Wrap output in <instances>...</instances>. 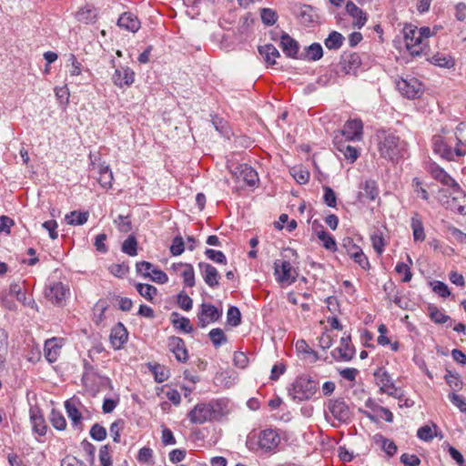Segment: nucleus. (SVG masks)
<instances>
[{
	"label": "nucleus",
	"instance_id": "obj_1",
	"mask_svg": "<svg viewBox=\"0 0 466 466\" xmlns=\"http://www.w3.org/2000/svg\"><path fill=\"white\" fill-rule=\"evenodd\" d=\"M377 148L382 158L397 162L404 157L407 143L399 136L382 130L377 134Z\"/></svg>",
	"mask_w": 466,
	"mask_h": 466
},
{
	"label": "nucleus",
	"instance_id": "obj_2",
	"mask_svg": "<svg viewBox=\"0 0 466 466\" xmlns=\"http://www.w3.org/2000/svg\"><path fill=\"white\" fill-rule=\"evenodd\" d=\"M430 173L434 179L452 190V202L451 208L457 210L460 214H466V194L460 185L440 166L432 164L430 166Z\"/></svg>",
	"mask_w": 466,
	"mask_h": 466
},
{
	"label": "nucleus",
	"instance_id": "obj_3",
	"mask_svg": "<svg viewBox=\"0 0 466 466\" xmlns=\"http://www.w3.org/2000/svg\"><path fill=\"white\" fill-rule=\"evenodd\" d=\"M225 408L226 403L223 400L200 402L187 413V418L193 424H203L220 419L224 415Z\"/></svg>",
	"mask_w": 466,
	"mask_h": 466
},
{
	"label": "nucleus",
	"instance_id": "obj_4",
	"mask_svg": "<svg viewBox=\"0 0 466 466\" xmlns=\"http://www.w3.org/2000/svg\"><path fill=\"white\" fill-rule=\"evenodd\" d=\"M455 147L452 148V141L449 137L441 135L432 137V149L434 154L438 155L441 158L447 161H455L456 157H461L466 155V151L461 148L462 144L461 140L455 137Z\"/></svg>",
	"mask_w": 466,
	"mask_h": 466
},
{
	"label": "nucleus",
	"instance_id": "obj_5",
	"mask_svg": "<svg viewBox=\"0 0 466 466\" xmlns=\"http://www.w3.org/2000/svg\"><path fill=\"white\" fill-rule=\"evenodd\" d=\"M280 440V436L277 431L273 429H266L261 431L257 437L248 436L247 440V447L250 451H257L259 449L264 451H272L279 445Z\"/></svg>",
	"mask_w": 466,
	"mask_h": 466
},
{
	"label": "nucleus",
	"instance_id": "obj_6",
	"mask_svg": "<svg viewBox=\"0 0 466 466\" xmlns=\"http://www.w3.org/2000/svg\"><path fill=\"white\" fill-rule=\"evenodd\" d=\"M319 388V383L309 376H299L292 383L289 390V395L292 400L300 402L311 399Z\"/></svg>",
	"mask_w": 466,
	"mask_h": 466
},
{
	"label": "nucleus",
	"instance_id": "obj_7",
	"mask_svg": "<svg viewBox=\"0 0 466 466\" xmlns=\"http://www.w3.org/2000/svg\"><path fill=\"white\" fill-rule=\"evenodd\" d=\"M65 409L72 427L77 431L83 430L84 420L92 419V412L76 397L66 400Z\"/></svg>",
	"mask_w": 466,
	"mask_h": 466
},
{
	"label": "nucleus",
	"instance_id": "obj_8",
	"mask_svg": "<svg viewBox=\"0 0 466 466\" xmlns=\"http://www.w3.org/2000/svg\"><path fill=\"white\" fill-rule=\"evenodd\" d=\"M405 46L412 56H420L428 47V43L420 37L418 27L411 25L403 28Z\"/></svg>",
	"mask_w": 466,
	"mask_h": 466
},
{
	"label": "nucleus",
	"instance_id": "obj_9",
	"mask_svg": "<svg viewBox=\"0 0 466 466\" xmlns=\"http://www.w3.org/2000/svg\"><path fill=\"white\" fill-rule=\"evenodd\" d=\"M399 92L409 99L420 97L423 93L422 84L415 77L400 78L396 82Z\"/></svg>",
	"mask_w": 466,
	"mask_h": 466
},
{
	"label": "nucleus",
	"instance_id": "obj_10",
	"mask_svg": "<svg viewBox=\"0 0 466 466\" xmlns=\"http://www.w3.org/2000/svg\"><path fill=\"white\" fill-rule=\"evenodd\" d=\"M276 280L281 284L290 285L297 279V272L288 260L276 259L274 262Z\"/></svg>",
	"mask_w": 466,
	"mask_h": 466
},
{
	"label": "nucleus",
	"instance_id": "obj_11",
	"mask_svg": "<svg viewBox=\"0 0 466 466\" xmlns=\"http://www.w3.org/2000/svg\"><path fill=\"white\" fill-rule=\"evenodd\" d=\"M197 317L198 327L203 329L210 323L218 321L222 317V309L210 303H202Z\"/></svg>",
	"mask_w": 466,
	"mask_h": 466
},
{
	"label": "nucleus",
	"instance_id": "obj_12",
	"mask_svg": "<svg viewBox=\"0 0 466 466\" xmlns=\"http://www.w3.org/2000/svg\"><path fill=\"white\" fill-rule=\"evenodd\" d=\"M232 175L238 181H243L249 187H254L258 182L257 171L248 164L238 165L232 171Z\"/></svg>",
	"mask_w": 466,
	"mask_h": 466
},
{
	"label": "nucleus",
	"instance_id": "obj_13",
	"mask_svg": "<svg viewBox=\"0 0 466 466\" xmlns=\"http://www.w3.org/2000/svg\"><path fill=\"white\" fill-rule=\"evenodd\" d=\"M328 411L340 422H346L350 419V409L341 399L330 400L327 406Z\"/></svg>",
	"mask_w": 466,
	"mask_h": 466
},
{
	"label": "nucleus",
	"instance_id": "obj_14",
	"mask_svg": "<svg viewBox=\"0 0 466 466\" xmlns=\"http://www.w3.org/2000/svg\"><path fill=\"white\" fill-rule=\"evenodd\" d=\"M65 345L63 338L53 337L45 341L44 356L49 363H54L57 360L61 354L62 348Z\"/></svg>",
	"mask_w": 466,
	"mask_h": 466
},
{
	"label": "nucleus",
	"instance_id": "obj_15",
	"mask_svg": "<svg viewBox=\"0 0 466 466\" xmlns=\"http://www.w3.org/2000/svg\"><path fill=\"white\" fill-rule=\"evenodd\" d=\"M341 135L347 141H360L363 137V123L360 119L348 120L341 130Z\"/></svg>",
	"mask_w": 466,
	"mask_h": 466
},
{
	"label": "nucleus",
	"instance_id": "obj_16",
	"mask_svg": "<svg viewBox=\"0 0 466 466\" xmlns=\"http://www.w3.org/2000/svg\"><path fill=\"white\" fill-rule=\"evenodd\" d=\"M355 354V348L351 343L350 336L342 337L338 348L332 351V356L337 360L350 361Z\"/></svg>",
	"mask_w": 466,
	"mask_h": 466
},
{
	"label": "nucleus",
	"instance_id": "obj_17",
	"mask_svg": "<svg viewBox=\"0 0 466 466\" xmlns=\"http://www.w3.org/2000/svg\"><path fill=\"white\" fill-rule=\"evenodd\" d=\"M374 377L377 380V384L380 386L381 392L390 396H397V388L395 387L390 375L384 369H378L374 372Z\"/></svg>",
	"mask_w": 466,
	"mask_h": 466
},
{
	"label": "nucleus",
	"instance_id": "obj_18",
	"mask_svg": "<svg viewBox=\"0 0 466 466\" xmlns=\"http://www.w3.org/2000/svg\"><path fill=\"white\" fill-rule=\"evenodd\" d=\"M345 9L347 14L352 18V25L354 28L361 29L368 21V14L357 6L352 1H349Z\"/></svg>",
	"mask_w": 466,
	"mask_h": 466
},
{
	"label": "nucleus",
	"instance_id": "obj_19",
	"mask_svg": "<svg viewBox=\"0 0 466 466\" xmlns=\"http://www.w3.org/2000/svg\"><path fill=\"white\" fill-rule=\"evenodd\" d=\"M140 27V20L134 13L123 12L118 16V28L135 34Z\"/></svg>",
	"mask_w": 466,
	"mask_h": 466
},
{
	"label": "nucleus",
	"instance_id": "obj_20",
	"mask_svg": "<svg viewBox=\"0 0 466 466\" xmlns=\"http://www.w3.org/2000/svg\"><path fill=\"white\" fill-rule=\"evenodd\" d=\"M167 347L180 362H186L188 359L187 350L184 340L176 336H171L167 339Z\"/></svg>",
	"mask_w": 466,
	"mask_h": 466
},
{
	"label": "nucleus",
	"instance_id": "obj_21",
	"mask_svg": "<svg viewBox=\"0 0 466 466\" xmlns=\"http://www.w3.org/2000/svg\"><path fill=\"white\" fill-rule=\"evenodd\" d=\"M198 267L206 284L210 288L218 287L219 284L218 279L220 278L218 269L212 265L205 262H200Z\"/></svg>",
	"mask_w": 466,
	"mask_h": 466
},
{
	"label": "nucleus",
	"instance_id": "obj_22",
	"mask_svg": "<svg viewBox=\"0 0 466 466\" xmlns=\"http://www.w3.org/2000/svg\"><path fill=\"white\" fill-rule=\"evenodd\" d=\"M341 71L346 74L355 75L361 65V60L357 53L343 56L339 63Z\"/></svg>",
	"mask_w": 466,
	"mask_h": 466
},
{
	"label": "nucleus",
	"instance_id": "obj_23",
	"mask_svg": "<svg viewBox=\"0 0 466 466\" xmlns=\"http://www.w3.org/2000/svg\"><path fill=\"white\" fill-rule=\"evenodd\" d=\"M68 289L61 282L52 284L46 291V298L54 304H60L66 296Z\"/></svg>",
	"mask_w": 466,
	"mask_h": 466
},
{
	"label": "nucleus",
	"instance_id": "obj_24",
	"mask_svg": "<svg viewBox=\"0 0 466 466\" xmlns=\"http://www.w3.org/2000/svg\"><path fill=\"white\" fill-rule=\"evenodd\" d=\"M335 138V146L337 150L342 154L344 158L350 163H354L360 157V148L346 144L345 142L338 141Z\"/></svg>",
	"mask_w": 466,
	"mask_h": 466
},
{
	"label": "nucleus",
	"instance_id": "obj_25",
	"mask_svg": "<svg viewBox=\"0 0 466 466\" xmlns=\"http://www.w3.org/2000/svg\"><path fill=\"white\" fill-rule=\"evenodd\" d=\"M280 46L287 56L291 58L297 57L299 53V44L286 33L281 35Z\"/></svg>",
	"mask_w": 466,
	"mask_h": 466
},
{
	"label": "nucleus",
	"instance_id": "obj_26",
	"mask_svg": "<svg viewBox=\"0 0 466 466\" xmlns=\"http://www.w3.org/2000/svg\"><path fill=\"white\" fill-rule=\"evenodd\" d=\"M410 228L412 229L413 240L415 242H422L425 240L426 234L420 216L418 212H414L410 219Z\"/></svg>",
	"mask_w": 466,
	"mask_h": 466
},
{
	"label": "nucleus",
	"instance_id": "obj_27",
	"mask_svg": "<svg viewBox=\"0 0 466 466\" xmlns=\"http://www.w3.org/2000/svg\"><path fill=\"white\" fill-rule=\"evenodd\" d=\"M75 16L79 23L89 25L96 21L97 12L94 6L86 5L80 8Z\"/></svg>",
	"mask_w": 466,
	"mask_h": 466
},
{
	"label": "nucleus",
	"instance_id": "obj_28",
	"mask_svg": "<svg viewBox=\"0 0 466 466\" xmlns=\"http://www.w3.org/2000/svg\"><path fill=\"white\" fill-rule=\"evenodd\" d=\"M373 441L376 445L380 446L389 457H392L397 452L398 448L395 442L385 438L380 433H377L373 436Z\"/></svg>",
	"mask_w": 466,
	"mask_h": 466
},
{
	"label": "nucleus",
	"instance_id": "obj_29",
	"mask_svg": "<svg viewBox=\"0 0 466 466\" xmlns=\"http://www.w3.org/2000/svg\"><path fill=\"white\" fill-rule=\"evenodd\" d=\"M173 268L175 270H181V276L183 278V282L187 287H194L196 284L195 281V272L192 265L190 264H174Z\"/></svg>",
	"mask_w": 466,
	"mask_h": 466
},
{
	"label": "nucleus",
	"instance_id": "obj_30",
	"mask_svg": "<svg viewBox=\"0 0 466 466\" xmlns=\"http://www.w3.org/2000/svg\"><path fill=\"white\" fill-rule=\"evenodd\" d=\"M170 320L175 329H179L184 333H191L193 331V327L189 319L181 316L177 312L171 313Z\"/></svg>",
	"mask_w": 466,
	"mask_h": 466
},
{
	"label": "nucleus",
	"instance_id": "obj_31",
	"mask_svg": "<svg viewBox=\"0 0 466 466\" xmlns=\"http://www.w3.org/2000/svg\"><path fill=\"white\" fill-rule=\"evenodd\" d=\"M258 52L268 66L276 64V58L279 57V50L271 44L258 46Z\"/></svg>",
	"mask_w": 466,
	"mask_h": 466
},
{
	"label": "nucleus",
	"instance_id": "obj_32",
	"mask_svg": "<svg viewBox=\"0 0 466 466\" xmlns=\"http://www.w3.org/2000/svg\"><path fill=\"white\" fill-rule=\"evenodd\" d=\"M89 218V213L87 211H71L70 213L66 215V220L68 225L71 226H81L86 223Z\"/></svg>",
	"mask_w": 466,
	"mask_h": 466
},
{
	"label": "nucleus",
	"instance_id": "obj_33",
	"mask_svg": "<svg viewBox=\"0 0 466 466\" xmlns=\"http://www.w3.org/2000/svg\"><path fill=\"white\" fill-rule=\"evenodd\" d=\"M113 309H109V306L105 300H99L94 308V315L96 318V322H102L107 319V313L113 316Z\"/></svg>",
	"mask_w": 466,
	"mask_h": 466
},
{
	"label": "nucleus",
	"instance_id": "obj_34",
	"mask_svg": "<svg viewBox=\"0 0 466 466\" xmlns=\"http://www.w3.org/2000/svg\"><path fill=\"white\" fill-rule=\"evenodd\" d=\"M137 240L134 234H130L127 238L122 243L121 250L123 253L135 257L137 255Z\"/></svg>",
	"mask_w": 466,
	"mask_h": 466
},
{
	"label": "nucleus",
	"instance_id": "obj_35",
	"mask_svg": "<svg viewBox=\"0 0 466 466\" xmlns=\"http://www.w3.org/2000/svg\"><path fill=\"white\" fill-rule=\"evenodd\" d=\"M407 260L409 264L404 262H399L397 263L395 267V271L400 274L403 275L401 280L402 282H410L412 279V273L410 270V266L412 265V259L409 255H407Z\"/></svg>",
	"mask_w": 466,
	"mask_h": 466
},
{
	"label": "nucleus",
	"instance_id": "obj_36",
	"mask_svg": "<svg viewBox=\"0 0 466 466\" xmlns=\"http://www.w3.org/2000/svg\"><path fill=\"white\" fill-rule=\"evenodd\" d=\"M49 420L52 426L57 431H65L66 429V420L61 411L53 409L49 415Z\"/></svg>",
	"mask_w": 466,
	"mask_h": 466
},
{
	"label": "nucleus",
	"instance_id": "obj_37",
	"mask_svg": "<svg viewBox=\"0 0 466 466\" xmlns=\"http://www.w3.org/2000/svg\"><path fill=\"white\" fill-rule=\"evenodd\" d=\"M362 189L363 191L360 193V198H365L370 201H373L379 195L376 183L373 180L365 181Z\"/></svg>",
	"mask_w": 466,
	"mask_h": 466
},
{
	"label": "nucleus",
	"instance_id": "obj_38",
	"mask_svg": "<svg viewBox=\"0 0 466 466\" xmlns=\"http://www.w3.org/2000/svg\"><path fill=\"white\" fill-rule=\"evenodd\" d=\"M343 41H344V36L340 33H339L337 31H333L326 38L325 46L328 49L337 50V49L340 48V46L343 44Z\"/></svg>",
	"mask_w": 466,
	"mask_h": 466
},
{
	"label": "nucleus",
	"instance_id": "obj_39",
	"mask_svg": "<svg viewBox=\"0 0 466 466\" xmlns=\"http://www.w3.org/2000/svg\"><path fill=\"white\" fill-rule=\"evenodd\" d=\"M318 238L322 242L323 247L329 251L337 250V243L335 238L325 230L321 229L317 232Z\"/></svg>",
	"mask_w": 466,
	"mask_h": 466
},
{
	"label": "nucleus",
	"instance_id": "obj_40",
	"mask_svg": "<svg viewBox=\"0 0 466 466\" xmlns=\"http://www.w3.org/2000/svg\"><path fill=\"white\" fill-rule=\"evenodd\" d=\"M323 56L322 46L319 43H314L305 49L304 58L311 61L319 60Z\"/></svg>",
	"mask_w": 466,
	"mask_h": 466
},
{
	"label": "nucleus",
	"instance_id": "obj_41",
	"mask_svg": "<svg viewBox=\"0 0 466 466\" xmlns=\"http://www.w3.org/2000/svg\"><path fill=\"white\" fill-rule=\"evenodd\" d=\"M8 354V337L5 331L0 329V369H3L6 362Z\"/></svg>",
	"mask_w": 466,
	"mask_h": 466
},
{
	"label": "nucleus",
	"instance_id": "obj_42",
	"mask_svg": "<svg viewBox=\"0 0 466 466\" xmlns=\"http://www.w3.org/2000/svg\"><path fill=\"white\" fill-rule=\"evenodd\" d=\"M30 419L33 424V431L40 436L46 435L47 426L44 417L42 415L32 414Z\"/></svg>",
	"mask_w": 466,
	"mask_h": 466
},
{
	"label": "nucleus",
	"instance_id": "obj_43",
	"mask_svg": "<svg viewBox=\"0 0 466 466\" xmlns=\"http://www.w3.org/2000/svg\"><path fill=\"white\" fill-rule=\"evenodd\" d=\"M290 174L300 185L306 184L309 179V172L301 166L293 167L290 169Z\"/></svg>",
	"mask_w": 466,
	"mask_h": 466
},
{
	"label": "nucleus",
	"instance_id": "obj_44",
	"mask_svg": "<svg viewBox=\"0 0 466 466\" xmlns=\"http://www.w3.org/2000/svg\"><path fill=\"white\" fill-rule=\"evenodd\" d=\"M208 336L215 348H218L228 341L227 336L219 328L212 329L209 331Z\"/></svg>",
	"mask_w": 466,
	"mask_h": 466
},
{
	"label": "nucleus",
	"instance_id": "obj_45",
	"mask_svg": "<svg viewBox=\"0 0 466 466\" xmlns=\"http://www.w3.org/2000/svg\"><path fill=\"white\" fill-rule=\"evenodd\" d=\"M429 315L431 319L437 324H443L450 319L448 315L434 306L429 307Z\"/></svg>",
	"mask_w": 466,
	"mask_h": 466
},
{
	"label": "nucleus",
	"instance_id": "obj_46",
	"mask_svg": "<svg viewBox=\"0 0 466 466\" xmlns=\"http://www.w3.org/2000/svg\"><path fill=\"white\" fill-rule=\"evenodd\" d=\"M436 425H433L432 427L424 425L418 430L417 436L419 439L425 441H431L436 435Z\"/></svg>",
	"mask_w": 466,
	"mask_h": 466
},
{
	"label": "nucleus",
	"instance_id": "obj_47",
	"mask_svg": "<svg viewBox=\"0 0 466 466\" xmlns=\"http://www.w3.org/2000/svg\"><path fill=\"white\" fill-rule=\"evenodd\" d=\"M261 21L266 25H273L278 20V15L276 11L271 8H262L260 10Z\"/></svg>",
	"mask_w": 466,
	"mask_h": 466
},
{
	"label": "nucleus",
	"instance_id": "obj_48",
	"mask_svg": "<svg viewBox=\"0 0 466 466\" xmlns=\"http://www.w3.org/2000/svg\"><path fill=\"white\" fill-rule=\"evenodd\" d=\"M137 290L142 297L148 300H152L157 292V289L154 286L141 283L137 285Z\"/></svg>",
	"mask_w": 466,
	"mask_h": 466
},
{
	"label": "nucleus",
	"instance_id": "obj_49",
	"mask_svg": "<svg viewBox=\"0 0 466 466\" xmlns=\"http://www.w3.org/2000/svg\"><path fill=\"white\" fill-rule=\"evenodd\" d=\"M365 406L368 408H373V406H374V410L380 413L381 418H383L387 422H392L393 414L389 409L384 408L382 406L374 405V403L371 400H368L365 402Z\"/></svg>",
	"mask_w": 466,
	"mask_h": 466
},
{
	"label": "nucleus",
	"instance_id": "obj_50",
	"mask_svg": "<svg viewBox=\"0 0 466 466\" xmlns=\"http://www.w3.org/2000/svg\"><path fill=\"white\" fill-rule=\"evenodd\" d=\"M227 321L229 325H231L233 327H237L240 324L241 314H240L239 309L237 307H235V306L229 307V309H228V313H227Z\"/></svg>",
	"mask_w": 466,
	"mask_h": 466
},
{
	"label": "nucleus",
	"instance_id": "obj_51",
	"mask_svg": "<svg viewBox=\"0 0 466 466\" xmlns=\"http://www.w3.org/2000/svg\"><path fill=\"white\" fill-rule=\"evenodd\" d=\"M89 434L93 440H95L96 441H104L106 437V430L102 425H100L98 423H95L91 427Z\"/></svg>",
	"mask_w": 466,
	"mask_h": 466
},
{
	"label": "nucleus",
	"instance_id": "obj_52",
	"mask_svg": "<svg viewBox=\"0 0 466 466\" xmlns=\"http://www.w3.org/2000/svg\"><path fill=\"white\" fill-rule=\"evenodd\" d=\"M206 257L219 264H227V258L222 251L208 248L205 251Z\"/></svg>",
	"mask_w": 466,
	"mask_h": 466
},
{
	"label": "nucleus",
	"instance_id": "obj_53",
	"mask_svg": "<svg viewBox=\"0 0 466 466\" xmlns=\"http://www.w3.org/2000/svg\"><path fill=\"white\" fill-rule=\"evenodd\" d=\"M151 371L155 376L157 382H164L168 379V370L159 364H155L151 367Z\"/></svg>",
	"mask_w": 466,
	"mask_h": 466
},
{
	"label": "nucleus",
	"instance_id": "obj_54",
	"mask_svg": "<svg viewBox=\"0 0 466 466\" xmlns=\"http://www.w3.org/2000/svg\"><path fill=\"white\" fill-rule=\"evenodd\" d=\"M185 250V243L180 236H177L174 238L172 244L170 246V252L173 256H179Z\"/></svg>",
	"mask_w": 466,
	"mask_h": 466
},
{
	"label": "nucleus",
	"instance_id": "obj_55",
	"mask_svg": "<svg viewBox=\"0 0 466 466\" xmlns=\"http://www.w3.org/2000/svg\"><path fill=\"white\" fill-rule=\"evenodd\" d=\"M432 290L442 298H447L451 295L448 286L441 281L435 280L431 283Z\"/></svg>",
	"mask_w": 466,
	"mask_h": 466
},
{
	"label": "nucleus",
	"instance_id": "obj_56",
	"mask_svg": "<svg viewBox=\"0 0 466 466\" xmlns=\"http://www.w3.org/2000/svg\"><path fill=\"white\" fill-rule=\"evenodd\" d=\"M342 248L346 249L348 255L352 258L354 253H358L361 248L356 245L351 238H344L342 240Z\"/></svg>",
	"mask_w": 466,
	"mask_h": 466
},
{
	"label": "nucleus",
	"instance_id": "obj_57",
	"mask_svg": "<svg viewBox=\"0 0 466 466\" xmlns=\"http://www.w3.org/2000/svg\"><path fill=\"white\" fill-rule=\"evenodd\" d=\"M99 461L100 466H112V459L109 453L108 446L104 445L99 450Z\"/></svg>",
	"mask_w": 466,
	"mask_h": 466
},
{
	"label": "nucleus",
	"instance_id": "obj_58",
	"mask_svg": "<svg viewBox=\"0 0 466 466\" xmlns=\"http://www.w3.org/2000/svg\"><path fill=\"white\" fill-rule=\"evenodd\" d=\"M177 304L182 309L189 311L193 307V300L186 293L180 292L177 295Z\"/></svg>",
	"mask_w": 466,
	"mask_h": 466
},
{
	"label": "nucleus",
	"instance_id": "obj_59",
	"mask_svg": "<svg viewBox=\"0 0 466 466\" xmlns=\"http://www.w3.org/2000/svg\"><path fill=\"white\" fill-rule=\"evenodd\" d=\"M324 202L330 208H335L337 205V197L334 190L329 187H324Z\"/></svg>",
	"mask_w": 466,
	"mask_h": 466
},
{
	"label": "nucleus",
	"instance_id": "obj_60",
	"mask_svg": "<svg viewBox=\"0 0 466 466\" xmlns=\"http://www.w3.org/2000/svg\"><path fill=\"white\" fill-rule=\"evenodd\" d=\"M450 401L456 406L461 412L466 413V401L460 395L451 392L448 395Z\"/></svg>",
	"mask_w": 466,
	"mask_h": 466
},
{
	"label": "nucleus",
	"instance_id": "obj_61",
	"mask_svg": "<svg viewBox=\"0 0 466 466\" xmlns=\"http://www.w3.org/2000/svg\"><path fill=\"white\" fill-rule=\"evenodd\" d=\"M153 281L158 284H165L168 281L167 275L161 269L155 268L148 276Z\"/></svg>",
	"mask_w": 466,
	"mask_h": 466
},
{
	"label": "nucleus",
	"instance_id": "obj_62",
	"mask_svg": "<svg viewBox=\"0 0 466 466\" xmlns=\"http://www.w3.org/2000/svg\"><path fill=\"white\" fill-rule=\"evenodd\" d=\"M400 460L405 466H419L420 464V458L415 454L403 453Z\"/></svg>",
	"mask_w": 466,
	"mask_h": 466
},
{
	"label": "nucleus",
	"instance_id": "obj_63",
	"mask_svg": "<svg viewBox=\"0 0 466 466\" xmlns=\"http://www.w3.org/2000/svg\"><path fill=\"white\" fill-rule=\"evenodd\" d=\"M107 237L105 233L98 234L96 237L94 246L96 247V249L100 253H106L108 248L106 245V240Z\"/></svg>",
	"mask_w": 466,
	"mask_h": 466
},
{
	"label": "nucleus",
	"instance_id": "obj_64",
	"mask_svg": "<svg viewBox=\"0 0 466 466\" xmlns=\"http://www.w3.org/2000/svg\"><path fill=\"white\" fill-rule=\"evenodd\" d=\"M61 466H86V465L83 461L78 460L76 457L67 455L62 460Z\"/></svg>",
	"mask_w": 466,
	"mask_h": 466
}]
</instances>
